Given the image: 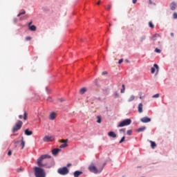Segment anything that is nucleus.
I'll use <instances>...</instances> for the list:
<instances>
[{"label":"nucleus","instance_id":"nucleus-45","mask_svg":"<svg viewBox=\"0 0 177 177\" xmlns=\"http://www.w3.org/2000/svg\"><path fill=\"white\" fill-rule=\"evenodd\" d=\"M148 3H149V5H151L153 3V1L151 0H149Z\"/></svg>","mask_w":177,"mask_h":177},{"label":"nucleus","instance_id":"nucleus-50","mask_svg":"<svg viewBox=\"0 0 177 177\" xmlns=\"http://www.w3.org/2000/svg\"><path fill=\"white\" fill-rule=\"evenodd\" d=\"M66 167H67V168H68V167H71V163H68Z\"/></svg>","mask_w":177,"mask_h":177},{"label":"nucleus","instance_id":"nucleus-46","mask_svg":"<svg viewBox=\"0 0 177 177\" xmlns=\"http://www.w3.org/2000/svg\"><path fill=\"white\" fill-rule=\"evenodd\" d=\"M12 154V151L10 150V151H8V156H10Z\"/></svg>","mask_w":177,"mask_h":177},{"label":"nucleus","instance_id":"nucleus-11","mask_svg":"<svg viewBox=\"0 0 177 177\" xmlns=\"http://www.w3.org/2000/svg\"><path fill=\"white\" fill-rule=\"evenodd\" d=\"M59 151H62V149H60L59 148L54 149L52 151V154H53V156H57V154H59Z\"/></svg>","mask_w":177,"mask_h":177},{"label":"nucleus","instance_id":"nucleus-40","mask_svg":"<svg viewBox=\"0 0 177 177\" xmlns=\"http://www.w3.org/2000/svg\"><path fill=\"white\" fill-rule=\"evenodd\" d=\"M47 101L48 102H52V97H48Z\"/></svg>","mask_w":177,"mask_h":177},{"label":"nucleus","instance_id":"nucleus-55","mask_svg":"<svg viewBox=\"0 0 177 177\" xmlns=\"http://www.w3.org/2000/svg\"><path fill=\"white\" fill-rule=\"evenodd\" d=\"M100 3V1L97 2V5H99Z\"/></svg>","mask_w":177,"mask_h":177},{"label":"nucleus","instance_id":"nucleus-3","mask_svg":"<svg viewBox=\"0 0 177 177\" xmlns=\"http://www.w3.org/2000/svg\"><path fill=\"white\" fill-rule=\"evenodd\" d=\"M132 124V120L127 118L124 119L122 121L120 122L118 128H122L124 127H128V125H131Z\"/></svg>","mask_w":177,"mask_h":177},{"label":"nucleus","instance_id":"nucleus-43","mask_svg":"<svg viewBox=\"0 0 177 177\" xmlns=\"http://www.w3.org/2000/svg\"><path fill=\"white\" fill-rule=\"evenodd\" d=\"M46 91L47 93H50V91H49V88H48V87H46Z\"/></svg>","mask_w":177,"mask_h":177},{"label":"nucleus","instance_id":"nucleus-8","mask_svg":"<svg viewBox=\"0 0 177 177\" xmlns=\"http://www.w3.org/2000/svg\"><path fill=\"white\" fill-rule=\"evenodd\" d=\"M159 68H160V67L158 66V65L157 64H154L153 67L151 68V74H154L156 73V70H157V71H158Z\"/></svg>","mask_w":177,"mask_h":177},{"label":"nucleus","instance_id":"nucleus-25","mask_svg":"<svg viewBox=\"0 0 177 177\" xmlns=\"http://www.w3.org/2000/svg\"><path fill=\"white\" fill-rule=\"evenodd\" d=\"M94 84L96 85L97 87L100 86V84H99V80L97 79H95L94 80Z\"/></svg>","mask_w":177,"mask_h":177},{"label":"nucleus","instance_id":"nucleus-34","mask_svg":"<svg viewBox=\"0 0 177 177\" xmlns=\"http://www.w3.org/2000/svg\"><path fill=\"white\" fill-rule=\"evenodd\" d=\"M127 135L129 136H131V135H132V130L131 129L127 131Z\"/></svg>","mask_w":177,"mask_h":177},{"label":"nucleus","instance_id":"nucleus-24","mask_svg":"<svg viewBox=\"0 0 177 177\" xmlns=\"http://www.w3.org/2000/svg\"><path fill=\"white\" fill-rule=\"evenodd\" d=\"M133 100H135V95H131L129 100H128V102H133Z\"/></svg>","mask_w":177,"mask_h":177},{"label":"nucleus","instance_id":"nucleus-31","mask_svg":"<svg viewBox=\"0 0 177 177\" xmlns=\"http://www.w3.org/2000/svg\"><path fill=\"white\" fill-rule=\"evenodd\" d=\"M155 52H156V53H161V50H160V48H156L155 49Z\"/></svg>","mask_w":177,"mask_h":177},{"label":"nucleus","instance_id":"nucleus-19","mask_svg":"<svg viewBox=\"0 0 177 177\" xmlns=\"http://www.w3.org/2000/svg\"><path fill=\"white\" fill-rule=\"evenodd\" d=\"M86 92V87H83L80 90V95H84Z\"/></svg>","mask_w":177,"mask_h":177},{"label":"nucleus","instance_id":"nucleus-7","mask_svg":"<svg viewBox=\"0 0 177 177\" xmlns=\"http://www.w3.org/2000/svg\"><path fill=\"white\" fill-rule=\"evenodd\" d=\"M140 121H141V122H143L144 124H147V122H151V118H150L147 116H145V117L140 118Z\"/></svg>","mask_w":177,"mask_h":177},{"label":"nucleus","instance_id":"nucleus-2","mask_svg":"<svg viewBox=\"0 0 177 177\" xmlns=\"http://www.w3.org/2000/svg\"><path fill=\"white\" fill-rule=\"evenodd\" d=\"M88 171H90V172H92L93 174H100V172L103 171V167L97 169L96 166H95L93 164H91L88 167Z\"/></svg>","mask_w":177,"mask_h":177},{"label":"nucleus","instance_id":"nucleus-4","mask_svg":"<svg viewBox=\"0 0 177 177\" xmlns=\"http://www.w3.org/2000/svg\"><path fill=\"white\" fill-rule=\"evenodd\" d=\"M23 127V122L21 120H17L15 125L12 128V132H17V131H20L21 127Z\"/></svg>","mask_w":177,"mask_h":177},{"label":"nucleus","instance_id":"nucleus-48","mask_svg":"<svg viewBox=\"0 0 177 177\" xmlns=\"http://www.w3.org/2000/svg\"><path fill=\"white\" fill-rule=\"evenodd\" d=\"M132 2H133V3L135 4V3H136L138 2V0H133Z\"/></svg>","mask_w":177,"mask_h":177},{"label":"nucleus","instance_id":"nucleus-1","mask_svg":"<svg viewBox=\"0 0 177 177\" xmlns=\"http://www.w3.org/2000/svg\"><path fill=\"white\" fill-rule=\"evenodd\" d=\"M46 158H52V156L48 154L41 155L40 157L37 160V164L38 167H34V172L35 177H46V172L44 168H48V169L53 167L55 162L52 160L51 162H46L43 163L42 162Z\"/></svg>","mask_w":177,"mask_h":177},{"label":"nucleus","instance_id":"nucleus-41","mask_svg":"<svg viewBox=\"0 0 177 177\" xmlns=\"http://www.w3.org/2000/svg\"><path fill=\"white\" fill-rule=\"evenodd\" d=\"M145 39H146V36H142L141 37V41H145Z\"/></svg>","mask_w":177,"mask_h":177},{"label":"nucleus","instance_id":"nucleus-36","mask_svg":"<svg viewBox=\"0 0 177 177\" xmlns=\"http://www.w3.org/2000/svg\"><path fill=\"white\" fill-rule=\"evenodd\" d=\"M149 26L151 28H154V24L153 23H149Z\"/></svg>","mask_w":177,"mask_h":177},{"label":"nucleus","instance_id":"nucleus-9","mask_svg":"<svg viewBox=\"0 0 177 177\" xmlns=\"http://www.w3.org/2000/svg\"><path fill=\"white\" fill-rule=\"evenodd\" d=\"M32 23H28V30L30 31H36L37 30V26L35 25H31Z\"/></svg>","mask_w":177,"mask_h":177},{"label":"nucleus","instance_id":"nucleus-32","mask_svg":"<svg viewBox=\"0 0 177 177\" xmlns=\"http://www.w3.org/2000/svg\"><path fill=\"white\" fill-rule=\"evenodd\" d=\"M112 6L111 4H108L107 7L106 8V10H110L111 9Z\"/></svg>","mask_w":177,"mask_h":177},{"label":"nucleus","instance_id":"nucleus-42","mask_svg":"<svg viewBox=\"0 0 177 177\" xmlns=\"http://www.w3.org/2000/svg\"><path fill=\"white\" fill-rule=\"evenodd\" d=\"M107 71H104L102 73V75H106Z\"/></svg>","mask_w":177,"mask_h":177},{"label":"nucleus","instance_id":"nucleus-21","mask_svg":"<svg viewBox=\"0 0 177 177\" xmlns=\"http://www.w3.org/2000/svg\"><path fill=\"white\" fill-rule=\"evenodd\" d=\"M67 146H68V145L66 142H64L59 146V149H64V147H67Z\"/></svg>","mask_w":177,"mask_h":177},{"label":"nucleus","instance_id":"nucleus-47","mask_svg":"<svg viewBox=\"0 0 177 177\" xmlns=\"http://www.w3.org/2000/svg\"><path fill=\"white\" fill-rule=\"evenodd\" d=\"M59 102H64V100L63 98H59Z\"/></svg>","mask_w":177,"mask_h":177},{"label":"nucleus","instance_id":"nucleus-5","mask_svg":"<svg viewBox=\"0 0 177 177\" xmlns=\"http://www.w3.org/2000/svg\"><path fill=\"white\" fill-rule=\"evenodd\" d=\"M68 172H70V170L68 169V168L67 167H60L57 169V173L59 175H67V174H68Z\"/></svg>","mask_w":177,"mask_h":177},{"label":"nucleus","instance_id":"nucleus-57","mask_svg":"<svg viewBox=\"0 0 177 177\" xmlns=\"http://www.w3.org/2000/svg\"><path fill=\"white\" fill-rule=\"evenodd\" d=\"M126 62L128 63L129 61L128 59H126Z\"/></svg>","mask_w":177,"mask_h":177},{"label":"nucleus","instance_id":"nucleus-53","mask_svg":"<svg viewBox=\"0 0 177 177\" xmlns=\"http://www.w3.org/2000/svg\"><path fill=\"white\" fill-rule=\"evenodd\" d=\"M11 136H17V133L12 134Z\"/></svg>","mask_w":177,"mask_h":177},{"label":"nucleus","instance_id":"nucleus-28","mask_svg":"<svg viewBox=\"0 0 177 177\" xmlns=\"http://www.w3.org/2000/svg\"><path fill=\"white\" fill-rule=\"evenodd\" d=\"M24 171V168L20 167L17 169V172H23Z\"/></svg>","mask_w":177,"mask_h":177},{"label":"nucleus","instance_id":"nucleus-16","mask_svg":"<svg viewBox=\"0 0 177 177\" xmlns=\"http://www.w3.org/2000/svg\"><path fill=\"white\" fill-rule=\"evenodd\" d=\"M21 150L24 149V146H26V142H24V138L21 137Z\"/></svg>","mask_w":177,"mask_h":177},{"label":"nucleus","instance_id":"nucleus-27","mask_svg":"<svg viewBox=\"0 0 177 177\" xmlns=\"http://www.w3.org/2000/svg\"><path fill=\"white\" fill-rule=\"evenodd\" d=\"M114 97L115 99H118V97H120V94H118L117 91L114 93Z\"/></svg>","mask_w":177,"mask_h":177},{"label":"nucleus","instance_id":"nucleus-6","mask_svg":"<svg viewBox=\"0 0 177 177\" xmlns=\"http://www.w3.org/2000/svg\"><path fill=\"white\" fill-rule=\"evenodd\" d=\"M52 140H55V136H46L43 138V141L46 142H52Z\"/></svg>","mask_w":177,"mask_h":177},{"label":"nucleus","instance_id":"nucleus-37","mask_svg":"<svg viewBox=\"0 0 177 177\" xmlns=\"http://www.w3.org/2000/svg\"><path fill=\"white\" fill-rule=\"evenodd\" d=\"M127 129H120L119 130V132L121 133V132H123L124 133H125V131H126Z\"/></svg>","mask_w":177,"mask_h":177},{"label":"nucleus","instance_id":"nucleus-23","mask_svg":"<svg viewBox=\"0 0 177 177\" xmlns=\"http://www.w3.org/2000/svg\"><path fill=\"white\" fill-rule=\"evenodd\" d=\"M122 88L120 90V93H125V84L122 85Z\"/></svg>","mask_w":177,"mask_h":177},{"label":"nucleus","instance_id":"nucleus-44","mask_svg":"<svg viewBox=\"0 0 177 177\" xmlns=\"http://www.w3.org/2000/svg\"><path fill=\"white\" fill-rule=\"evenodd\" d=\"M18 143H20V140L14 141L15 145H17Z\"/></svg>","mask_w":177,"mask_h":177},{"label":"nucleus","instance_id":"nucleus-29","mask_svg":"<svg viewBox=\"0 0 177 177\" xmlns=\"http://www.w3.org/2000/svg\"><path fill=\"white\" fill-rule=\"evenodd\" d=\"M157 37H160V35L156 33L155 35H153L152 36V39H153V40L155 41L156 39H154V38H157Z\"/></svg>","mask_w":177,"mask_h":177},{"label":"nucleus","instance_id":"nucleus-38","mask_svg":"<svg viewBox=\"0 0 177 177\" xmlns=\"http://www.w3.org/2000/svg\"><path fill=\"white\" fill-rule=\"evenodd\" d=\"M26 41H31V37H30V36L26 37Z\"/></svg>","mask_w":177,"mask_h":177},{"label":"nucleus","instance_id":"nucleus-20","mask_svg":"<svg viewBox=\"0 0 177 177\" xmlns=\"http://www.w3.org/2000/svg\"><path fill=\"white\" fill-rule=\"evenodd\" d=\"M150 143L151 149H156V147H157V144H156V142L150 141Z\"/></svg>","mask_w":177,"mask_h":177},{"label":"nucleus","instance_id":"nucleus-30","mask_svg":"<svg viewBox=\"0 0 177 177\" xmlns=\"http://www.w3.org/2000/svg\"><path fill=\"white\" fill-rule=\"evenodd\" d=\"M24 120L26 121L27 120V111H24Z\"/></svg>","mask_w":177,"mask_h":177},{"label":"nucleus","instance_id":"nucleus-26","mask_svg":"<svg viewBox=\"0 0 177 177\" xmlns=\"http://www.w3.org/2000/svg\"><path fill=\"white\" fill-rule=\"evenodd\" d=\"M124 142H125V136H123L120 140L119 141V143L121 144V143H124Z\"/></svg>","mask_w":177,"mask_h":177},{"label":"nucleus","instance_id":"nucleus-52","mask_svg":"<svg viewBox=\"0 0 177 177\" xmlns=\"http://www.w3.org/2000/svg\"><path fill=\"white\" fill-rule=\"evenodd\" d=\"M68 142V139H66L64 143H67Z\"/></svg>","mask_w":177,"mask_h":177},{"label":"nucleus","instance_id":"nucleus-14","mask_svg":"<svg viewBox=\"0 0 177 177\" xmlns=\"http://www.w3.org/2000/svg\"><path fill=\"white\" fill-rule=\"evenodd\" d=\"M108 136L110 138H117V134L114 131H109L108 133Z\"/></svg>","mask_w":177,"mask_h":177},{"label":"nucleus","instance_id":"nucleus-15","mask_svg":"<svg viewBox=\"0 0 177 177\" xmlns=\"http://www.w3.org/2000/svg\"><path fill=\"white\" fill-rule=\"evenodd\" d=\"M138 113H143V104L142 103L138 104Z\"/></svg>","mask_w":177,"mask_h":177},{"label":"nucleus","instance_id":"nucleus-54","mask_svg":"<svg viewBox=\"0 0 177 177\" xmlns=\"http://www.w3.org/2000/svg\"><path fill=\"white\" fill-rule=\"evenodd\" d=\"M170 35L171 37H174V32H171Z\"/></svg>","mask_w":177,"mask_h":177},{"label":"nucleus","instance_id":"nucleus-17","mask_svg":"<svg viewBox=\"0 0 177 177\" xmlns=\"http://www.w3.org/2000/svg\"><path fill=\"white\" fill-rule=\"evenodd\" d=\"M56 118V113L55 112H52L50 114V120H55Z\"/></svg>","mask_w":177,"mask_h":177},{"label":"nucleus","instance_id":"nucleus-35","mask_svg":"<svg viewBox=\"0 0 177 177\" xmlns=\"http://www.w3.org/2000/svg\"><path fill=\"white\" fill-rule=\"evenodd\" d=\"M173 19H177V12L173 13Z\"/></svg>","mask_w":177,"mask_h":177},{"label":"nucleus","instance_id":"nucleus-51","mask_svg":"<svg viewBox=\"0 0 177 177\" xmlns=\"http://www.w3.org/2000/svg\"><path fill=\"white\" fill-rule=\"evenodd\" d=\"M106 164H107L106 162H104V163L103 164V165H102V169L104 168V167L106 166Z\"/></svg>","mask_w":177,"mask_h":177},{"label":"nucleus","instance_id":"nucleus-10","mask_svg":"<svg viewBox=\"0 0 177 177\" xmlns=\"http://www.w3.org/2000/svg\"><path fill=\"white\" fill-rule=\"evenodd\" d=\"M82 174H83L82 171L76 170L73 172V176L79 177V176H81V175H82Z\"/></svg>","mask_w":177,"mask_h":177},{"label":"nucleus","instance_id":"nucleus-39","mask_svg":"<svg viewBox=\"0 0 177 177\" xmlns=\"http://www.w3.org/2000/svg\"><path fill=\"white\" fill-rule=\"evenodd\" d=\"M122 62H124V59H119L118 64H121V63H122Z\"/></svg>","mask_w":177,"mask_h":177},{"label":"nucleus","instance_id":"nucleus-13","mask_svg":"<svg viewBox=\"0 0 177 177\" xmlns=\"http://www.w3.org/2000/svg\"><path fill=\"white\" fill-rule=\"evenodd\" d=\"M24 133L26 135V136H31V135H32V131H30V129H26L24 131Z\"/></svg>","mask_w":177,"mask_h":177},{"label":"nucleus","instance_id":"nucleus-12","mask_svg":"<svg viewBox=\"0 0 177 177\" xmlns=\"http://www.w3.org/2000/svg\"><path fill=\"white\" fill-rule=\"evenodd\" d=\"M176 8H177L176 3H175V2L171 3V4H170L171 10H175V9H176Z\"/></svg>","mask_w":177,"mask_h":177},{"label":"nucleus","instance_id":"nucleus-33","mask_svg":"<svg viewBox=\"0 0 177 177\" xmlns=\"http://www.w3.org/2000/svg\"><path fill=\"white\" fill-rule=\"evenodd\" d=\"M152 97H153V98L160 97V94H159V93H156V94L153 95L152 96Z\"/></svg>","mask_w":177,"mask_h":177},{"label":"nucleus","instance_id":"nucleus-18","mask_svg":"<svg viewBox=\"0 0 177 177\" xmlns=\"http://www.w3.org/2000/svg\"><path fill=\"white\" fill-rule=\"evenodd\" d=\"M146 131V127L143 126L142 127H140L138 128L137 130H136V132H143Z\"/></svg>","mask_w":177,"mask_h":177},{"label":"nucleus","instance_id":"nucleus-49","mask_svg":"<svg viewBox=\"0 0 177 177\" xmlns=\"http://www.w3.org/2000/svg\"><path fill=\"white\" fill-rule=\"evenodd\" d=\"M19 118L20 120H21V119L23 118V115H19Z\"/></svg>","mask_w":177,"mask_h":177},{"label":"nucleus","instance_id":"nucleus-56","mask_svg":"<svg viewBox=\"0 0 177 177\" xmlns=\"http://www.w3.org/2000/svg\"><path fill=\"white\" fill-rule=\"evenodd\" d=\"M15 149H16V147H17V144H15Z\"/></svg>","mask_w":177,"mask_h":177},{"label":"nucleus","instance_id":"nucleus-22","mask_svg":"<svg viewBox=\"0 0 177 177\" xmlns=\"http://www.w3.org/2000/svg\"><path fill=\"white\" fill-rule=\"evenodd\" d=\"M97 124H100L102 122V117L98 115L97 116Z\"/></svg>","mask_w":177,"mask_h":177}]
</instances>
